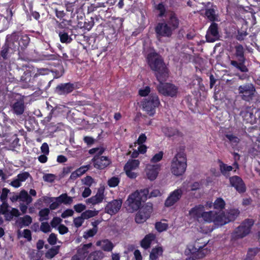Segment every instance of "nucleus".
Returning <instances> with one entry per match:
<instances>
[{
    "mask_svg": "<svg viewBox=\"0 0 260 260\" xmlns=\"http://www.w3.org/2000/svg\"><path fill=\"white\" fill-rule=\"evenodd\" d=\"M147 59L149 66L155 72L158 81H165L168 73L161 57L155 52H151L148 54Z\"/></svg>",
    "mask_w": 260,
    "mask_h": 260,
    "instance_id": "obj_1",
    "label": "nucleus"
},
{
    "mask_svg": "<svg viewBox=\"0 0 260 260\" xmlns=\"http://www.w3.org/2000/svg\"><path fill=\"white\" fill-rule=\"evenodd\" d=\"M149 190L147 188L137 190L129 194L125 203L126 210L130 213L137 211L140 208L142 202L147 200Z\"/></svg>",
    "mask_w": 260,
    "mask_h": 260,
    "instance_id": "obj_2",
    "label": "nucleus"
},
{
    "mask_svg": "<svg viewBox=\"0 0 260 260\" xmlns=\"http://www.w3.org/2000/svg\"><path fill=\"white\" fill-rule=\"evenodd\" d=\"M187 167L186 158L183 151L178 152L172 159L171 165L172 173L179 176L185 172Z\"/></svg>",
    "mask_w": 260,
    "mask_h": 260,
    "instance_id": "obj_3",
    "label": "nucleus"
},
{
    "mask_svg": "<svg viewBox=\"0 0 260 260\" xmlns=\"http://www.w3.org/2000/svg\"><path fill=\"white\" fill-rule=\"evenodd\" d=\"M235 52L234 54L236 60H230L231 64L237 70L243 73H247L248 69L245 65L246 58L244 56V49L242 45L238 44L235 46Z\"/></svg>",
    "mask_w": 260,
    "mask_h": 260,
    "instance_id": "obj_4",
    "label": "nucleus"
},
{
    "mask_svg": "<svg viewBox=\"0 0 260 260\" xmlns=\"http://www.w3.org/2000/svg\"><path fill=\"white\" fill-rule=\"evenodd\" d=\"M160 104L158 96L155 94H151L145 98L142 103L143 110L150 116L155 113V109Z\"/></svg>",
    "mask_w": 260,
    "mask_h": 260,
    "instance_id": "obj_5",
    "label": "nucleus"
},
{
    "mask_svg": "<svg viewBox=\"0 0 260 260\" xmlns=\"http://www.w3.org/2000/svg\"><path fill=\"white\" fill-rule=\"evenodd\" d=\"M253 223V221L251 219L245 220L232 233L233 238H242L247 236L250 233L251 226Z\"/></svg>",
    "mask_w": 260,
    "mask_h": 260,
    "instance_id": "obj_6",
    "label": "nucleus"
},
{
    "mask_svg": "<svg viewBox=\"0 0 260 260\" xmlns=\"http://www.w3.org/2000/svg\"><path fill=\"white\" fill-rule=\"evenodd\" d=\"M238 90L241 99L247 102H249L252 99L255 91L254 85L250 83L239 86Z\"/></svg>",
    "mask_w": 260,
    "mask_h": 260,
    "instance_id": "obj_7",
    "label": "nucleus"
},
{
    "mask_svg": "<svg viewBox=\"0 0 260 260\" xmlns=\"http://www.w3.org/2000/svg\"><path fill=\"white\" fill-rule=\"evenodd\" d=\"M157 88L159 93L165 96L174 97L178 92L177 86L171 83H162V81L159 82Z\"/></svg>",
    "mask_w": 260,
    "mask_h": 260,
    "instance_id": "obj_8",
    "label": "nucleus"
},
{
    "mask_svg": "<svg viewBox=\"0 0 260 260\" xmlns=\"http://www.w3.org/2000/svg\"><path fill=\"white\" fill-rule=\"evenodd\" d=\"M221 212L215 211H205L204 210L202 219L205 222L211 223L214 222L217 225H222L220 221H221Z\"/></svg>",
    "mask_w": 260,
    "mask_h": 260,
    "instance_id": "obj_9",
    "label": "nucleus"
},
{
    "mask_svg": "<svg viewBox=\"0 0 260 260\" xmlns=\"http://www.w3.org/2000/svg\"><path fill=\"white\" fill-rule=\"evenodd\" d=\"M198 247L199 248L190 245L188 246L185 249V254L187 255H190L189 260H196L198 258H202L208 253L207 249H201V247Z\"/></svg>",
    "mask_w": 260,
    "mask_h": 260,
    "instance_id": "obj_10",
    "label": "nucleus"
},
{
    "mask_svg": "<svg viewBox=\"0 0 260 260\" xmlns=\"http://www.w3.org/2000/svg\"><path fill=\"white\" fill-rule=\"evenodd\" d=\"M152 211V207L151 204H148L143 207L136 215V222L138 223L144 222L150 217Z\"/></svg>",
    "mask_w": 260,
    "mask_h": 260,
    "instance_id": "obj_11",
    "label": "nucleus"
},
{
    "mask_svg": "<svg viewBox=\"0 0 260 260\" xmlns=\"http://www.w3.org/2000/svg\"><path fill=\"white\" fill-rule=\"evenodd\" d=\"M155 30L158 39L162 37H171L173 31L165 22L158 23L155 27Z\"/></svg>",
    "mask_w": 260,
    "mask_h": 260,
    "instance_id": "obj_12",
    "label": "nucleus"
},
{
    "mask_svg": "<svg viewBox=\"0 0 260 260\" xmlns=\"http://www.w3.org/2000/svg\"><path fill=\"white\" fill-rule=\"evenodd\" d=\"M122 204L121 199L113 200L108 203L105 208V212L111 215L116 214L121 209Z\"/></svg>",
    "mask_w": 260,
    "mask_h": 260,
    "instance_id": "obj_13",
    "label": "nucleus"
},
{
    "mask_svg": "<svg viewBox=\"0 0 260 260\" xmlns=\"http://www.w3.org/2000/svg\"><path fill=\"white\" fill-rule=\"evenodd\" d=\"M165 23L171 28L173 31L178 28L180 20L177 15L173 11H168L166 15Z\"/></svg>",
    "mask_w": 260,
    "mask_h": 260,
    "instance_id": "obj_14",
    "label": "nucleus"
},
{
    "mask_svg": "<svg viewBox=\"0 0 260 260\" xmlns=\"http://www.w3.org/2000/svg\"><path fill=\"white\" fill-rule=\"evenodd\" d=\"M19 36L14 32L11 35L6 37L5 43L13 53L16 52L19 48L20 43L18 42Z\"/></svg>",
    "mask_w": 260,
    "mask_h": 260,
    "instance_id": "obj_15",
    "label": "nucleus"
},
{
    "mask_svg": "<svg viewBox=\"0 0 260 260\" xmlns=\"http://www.w3.org/2000/svg\"><path fill=\"white\" fill-rule=\"evenodd\" d=\"M182 194L183 191L180 188L176 189L171 192L165 201V206L169 207L174 205L181 199Z\"/></svg>",
    "mask_w": 260,
    "mask_h": 260,
    "instance_id": "obj_16",
    "label": "nucleus"
},
{
    "mask_svg": "<svg viewBox=\"0 0 260 260\" xmlns=\"http://www.w3.org/2000/svg\"><path fill=\"white\" fill-rule=\"evenodd\" d=\"M230 183L232 187L239 193L245 192L246 187L242 179L238 176H233L229 178Z\"/></svg>",
    "mask_w": 260,
    "mask_h": 260,
    "instance_id": "obj_17",
    "label": "nucleus"
},
{
    "mask_svg": "<svg viewBox=\"0 0 260 260\" xmlns=\"http://www.w3.org/2000/svg\"><path fill=\"white\" fill-rule=\"evenodd\" d=\"M219 37L218 24L215 22H212L207 31L206 40L208 42H214L217 40Z\"/></svg>",
    "mask_w": 260,
    "mask_h": 260,
    "instance_id": "obj_18",
    "label": "nucleus"
},
{
    "mask_svg": "<svg viewBox=\"0 0 260 260\" xmlns=\"http://www.w3.org/2000/svg\"><path fill=\"white\" fill-rule=\"evenodd\" d=\"M75 89L74 84L70 82L60 83L55 88L54 92L59 95H66L72 92Z\"/></svg>",
    "mask_w": 260,
    "mask_h": 260,
    "instance_id": "obj_19",
    "label": "nucleus"
},
{
    "mask_svg": "<svg viewBox=\"0 0 260 260\" xmlns=\"http://www.w3.org/2000/svg\"><path fill=\"white\" fill-rule=\"evenodd\" d=\"M239 214V211L236 209H231L227 212H221V225H224L230 221L235 220Z\"/></svg>",
    "mask_w": 260,
    "mask_h": 260,
    "instance_id": "obj_20",
    "label": "nucleus"
},
{
    "mask_svg": "<svg viewBox=\"0 0 260 260\" xmlns=\"http://www.w3.org/2000/svg\"><path fill=\"white\" fill-rule=\"evenodd\" d=\"M94 167L98 169H104L108 167L111 162V160L107 156H95L92 159Z\"/></svg>",
    "mask_w": 260,
    "mask_h": 260,
    "instance_id": "obj_21",
    "label": "nucleus"
},
{
    "mask_svg": "<svg viewBox=\"0 0 260 260\" xmlns=\"http://www.w3.org/2000/svg\"><path fill=\"white\" fill-rule=\"evenodd\" d=\"M91 246V243L84 244L78 249L77 253L72 256L71 260H84L89 252L88 249Z\"/></svg>",
    "mask_w": 260,
    "mask_h": 260,
    "instance_id": "obj_22",
    "label": "nucleus"
},
{
    "mask_svg": "<svg viewBox=\"0 0 260 260\" xmlns=\"http://www.w3.org/2000/svg\"><path fill=\"white\" fill-rule=\"evenodd\" d=\"M160 169V165L158 164H148L146 168V173L148 178L150 180H154L157 176Z\"/></svg>",
    "mask_w": 260,
    "mask_h": 260,
    "instance_id": "obj_23",
    "label": "nucleus"
},
{
    "mask_svg": "<svg viewBox=\"0 0 260 260\" xmlns=\"http://www.w3.org/2000/svg\"><path fill=\"white\" fill-rule=\"evenodd\" d=\"M11 110L12 112L17 115H22L25 110L24 102L23 99H20L16 101L11 105Z\"/></svg>",
    "mask_w": 260,
    "mask_h": 260,
    "instance_id": "obj_24",
    "label": "nucleus"
},
{
    "mask_svg": "<svg viewBox=\"0 0 260 260\" xmlns=\"http://www.w3.org/2000/svg\"><path fill=\"white\" fill-rule=\"evenodd\" d=\"M29 177L30 174L28 172H22L18 174L17 177L13 179L10 184L15 188H18L21 185V182H24Z\"/></svg>",
    "mask_w": 260,
    "mask_h": 260,
    "instance_id": "obj_25",
    "label": "nucleus"
},
{
    "mask_svg": "<svg viewBox=\"0 0 260 260\" xmlns=\"http://www.w3.org/2000/svg\"><path fill=\"white\" fill-rule=\"evenodd\" d=\"M204 210V207L203 205H199L192 208L189 211V214L192 218L199 221L202 218Z\"/></svg>",
    "mask_w": 260,
    "mask_h": 260,
    "instance_id": "obj_26",
    "label": "nucleus"
},
{
    "mask_svg": "<svg viewBox=\"0 0 260 260\" xmlns=\"http://www.w3.org/2000/svg\"><path fill=\"white\" fill-rule=\"evenodd\" d=\"M104 198V192L102 190H99L96 194L86 200V203L93 205L102 202Z\"/></svg>",
    "mask_w": 260,
    "mask_h": 260,
    "instance_id": "obj_27",
    "label": "nucleus"
},
{
    "mask_svg": "<svg viewBox=\"0 0 260 260\" xmlns=\"http://www.w3.org/2000/svg\"><path fill=\"white\" fill-rule=\"evenodd\" d=\"M12 16V11L8 12V15L7 17L1 16L0 18V28L3 31L7 29L9 26Z\"/></svg>",
    "mask_w": 260,
    "mask_h": 260,
    "instance_id": "obj_28",
    "label": "nucleus"
},
{
    "mask_svg": "<svg viewBox=\"0 0 260 260\" xmlns=\"http://www.w3.org/2000/svg\"><path fill=\"white\" fill-rule=\"evenodd\" d=\"M216 7L212 9H208L205 11V15L207 19L214 22L218 21V15L216 13Z\"/></svg>",
    "mask_w": 260,
    "mask_h": 260,
    "instance_id": "obj_29",
    "label": "nucleus"
},
{
    "mask_svg": "<svg viewBox=\"0 0 260 260\" xmlns=\"http://www.w3.org/2000/svg\"><path fill=\"white\" fill-rule=\"evenodd\" d=\"M240 115L247 122H250L252 120L254 115L252 109L251 107H246L240 112Z\"/></svg>",
    "mask_w": 260,
    "mask_h": 260,
    "instance_id": "obj_30",
    "label": "nucleus"
},
{
    "mask_svg": "<svg viewBox=\"0 0 260 260\" xmlns=\"http://www.w3.org/2000/svg\"><path fill=\"white\" fill-rule=\"evenodd\" d=\"M96 245L101 246L102 249L106 251H110L113 248V244L109 240L106 239L102 241H98Z\"/></svg>",
    "mask_w": 260,
    "mask_h": 260,
    "instance_id": "obj_31",
    "label": "nucleus"
},
{
    "mask_svg": "<svg viewBox=\"0 0 260 260\" xmlns=\"http://www.w3.org/2000/svg\"><path fill=\"white\" fill-rule=\"evenodd\" d=\"M219 163L220 171L221 174L226 177H229L230 176V172L233 169V166H228L220 160H219Z\"/></svg>",
    "mask_w": 260,
    "mask_h": 260,
    "instance_id": "obj_32",
    "label": "nucleus"
},
{
    "mask_svg": "<svg viewBox=\"0 0 260 260\" xmlns=\"http://www.w3.org/2000/svg\"><path fill=\"white\" fill-rule=\"evenodd\" d=\"M155 239V236L153 234H148L146 235L144 238L142 240L141 243V246L144 249L148 248L152 241Z\"/></svg>",
    "mask_w": 260,
    "mask_h": 260,
    "instance_id": "obj_33",
    "label": "nucleus"
},
{
    "mask_svg": "<svg viewBox=\"0 0 260 260\" xmlns=\"http://www.w3.org/2000/svg\"><path fill=\"white\" fill-rule=\"evenodd\" d=\"M73 197L68 196L67 193H62L55 199L60 203V204L63 203L65 205H70L73 201Z\"/></svg>",
    "mask_w": 260,
    "mask_h": 260,
    "instance_id": "obj_34",
    "label": "nucleus"
},
{
    "mask_svg": "<svg viewBox=\"0 0 260 260\" xmlns=\"http://www.w3.org/2000/svg\"><path fill=\"white\" fill-rule=\"evenodd\" d=\"M104 257V253L101 250H96L91 252L86 260H102Z\"/></svg>",
    "mask_w": 260,
    "mask_h": 260,
    "instance_id": "obj_35",
    "label": "nucleus"
},
{
    "mask_svg": "<svg viewBox=\"0 0 260 260\" xmlns=\"http://www.w3.org/2000/svg\"><path fill=\"white\" fill-rule=\"evenodd\" d=\"M19 198L20 201L25 203L26 205H29L32 202V198L25 190H22L20 192L19 194Z\"/></svg>",
    "mask_w": 260,
    "mask_h": 260,
    "instance_id": "obj_36",
    "label": "nucleus"
},
{
    "mask_svg": "<svg viewBox=\"0 0 260 260\" xmlns=\"http://www.w3.org/2000/svg\"><path fill=\"white\" fill-rule=\"evenodd\" d=\"M58 34L60 41L62 43L69 44L73 41L71 36L69 35V34L64 30L59 31Z\"/></svg>",
    "mask_w": 260,
    "mask_h": 260,
    "instance_id": "obj_37",
    "label": "nucleus"
},
{
    "mask_svg": "<svg viewBox=\"0 0 260 260\" xmlns=\"http://www.w3.org/2000/svg\"><path fill=\"white\" fill-rule=\"evenodd\" d=\"M226 138L228 139L229 142L233 146H236L239 143L240 139L237 136L232 133H228L225 135Z\"/></svg>",
    "mask_w": 260,
    "mask_h": 260,
    "instance_id": "obj_38",
    "label": "nucleus"
},
{
    "mask_svg": "<svg viewBox=\"0 0 260 260\" xmlns=\"http://www.w3.org/2000/svg\"><path fill=\"white\" fill-rule=\"evenodd\" d=\"M14 53L12 51H11V49L9 48V47L7 46V45L5 43V44L3 45L1 51L0 52V55L3 58V59L6 60L8 58L10 54Z\"/></svg>",
    "mask_w": 260,
    "mask_h": 260,
    "instance_id": "obj_39",
    "label": "nucleus"
},
{
    "mask_svg": "<svg viewBox=\"0 0 260 260\" xmlns=\"http://www.w3.org/2000/svg\"><path fill=\"white\" fill-rule=\"evenodd\" d=\"M162 252L163 250L161 247L153 248L150 254V259L151 260H156L162 254Z\"/></svg>",
    "mask_w": 260,
    "mask_h": 260,
    "instance_id": "obj_40",
    "label": "nucleus"
},
{
    "mask_svg": "<svg viewBox=\"0 0 260 260\" xmlns=\"http://www.w3.org/2000/svg\"><path fill=\"white\" fill-rule=\"evenodd\" d=\"M140 164V162L137 159L129 160L125 165L124 170H134L137 169Z\"/></svg>",
    "mask_w": 260,
    "mask_h": 260,
    "instance_id": "obj_41",
    "label": "nucleus"
},
{
    "mask_svg": "<svg viewBox=\"0 0 260 260\" xmlns=\"http://www.w3.org/2000/svg\"><path fill=\"white\" fill-rule=\"evenodd\" d=\"M19 224L20 227L28 226L32 222V218L29 215H25L22 217H20L19 219Z\"/></svg>",
    "mask_w": 260,
    "mask_h": 260,
    "instance_id": "obj_42",
    "label": "nucleus"
},
{
    "mask_svg": "<svg viewBox=\"0 0 260 260\" xmlns=\"http://www.w3.org/2000/svg\"><path fill=\"white\" fill-rule=\"evenodd\" d=\"M50 214V209L49 208H44L39 212V221H43L49 219V215Z\"/></svg>",
    "mask_w": 260,
    "mask_h": 260,
    "instance_id": "obj_43",
    "label": "nucleus"
},
{
    "mask_svg": "<svg viewBox=\"0 0 260 260\" xmlns=\"http://www.w3.org/2000/svg\"><path fill=\"white\" fill-rule=\"evenodd\" d=\"M99 213V210H87L83 212L82 214V217L84 218V219H88L91 217H94L96 216Z\"/></svg>",
    "mask_w": 260,
    "mask_h": 260,
    "instance_id": "obj_44",
    "label": "nucleus"
},
{
    "mask_svg": "<svg viewBox=\"0 0 260 260\" xmlns=\"http://www.w3.org/2000/svg\"><path fill=\"white\" fill-rule=\"evenodd\" d=\"M259 249L257 247L249 248L245 258V260H252Z\"/></svg>",
    "mask_w": 260,
    "mask_h": 260,
    "instance_id": "obj_45",
    "label": "nucleus"
},
{
    "mask_svg": "<svg viewBox=\"0 0 260 260\" xmlns=\"http://www.w3.org/2000/svg\"><path fill=\"white\" fill-rule=\"evenodd\" d=\"M162 131L165 135L169 137H173L179 134V132L176 129L172 127H164L162 128Z\"/></svg>",
    "mask_w": 260,
    "mask_h": 260,
    "instance_id": "obj_46",
    "label": "nucleus"
},
{
    "mask_svg": "<svg viewBox=\"0 0 260 260\" xmlns=\"http://www.w3.org/2000/svg\"><path fill=\"white\" fill-rule=\"evenodd\" d=\"M225 203L221 198H217L213 203L214 208L219 210H221L224 208Z\"/></svg>",
    "mask_w": 260,
    "mask_h": 260,
    "instance_id": "obj_47",
    "label": "nucleus"
},
{
    "mask_svg": "<svg viewBox=\"0 0 260 260\" xmlns=\"http://www.w3.org/2000/svg\"><path fill=\"white\" fill-rule=\"evenodd\" d=\"M59 252V246H55L49 249L46 253V257L47 258H52Z\"/></svg>",
    "mask_w": 260,
    "mask_h": 260,
    "instance_id": "obj_48",
    "label": "nucleus"
},
{
    "mask_svg": "<svg viewBox=\"0 0 260 260\" xmlns=\"http://www.w3.org/2000/svg\"><path fill=\"white\" fill-rule=\"evenodd\" d=\"M18 42L20 43L19 46H20L22 48H24L26 47V46L29 44V38L26 35L22 36L20 40L19 41L18 40Z\"/></svg>",
    "mask_w": 260,
    "mask_h": 260,
    "instance_id": "obj_49",
    "label": "nucleus"
},
{
    "mask_svg": "<svg viewBox=\"0 0 260 260\" xmlns=\"http://www.w3.org/2000/svg\"><path fill=\"white\" fill-rule=\"evenodd\" d=\"M82 183L87 187H90L95 183L94 179L90 176H87L81 180Z\"/></svg>",
    "mask_w": 260,
    "mask_h": 260,
    "instance_id": "obj_50",
    "label": "nucleus"
},
{
    "mask_svg": "<svg viewBox=\"0 0 260 260\" xmlns=\"http://www.w3.org/2000/svg\"><path fill=\"white\" fill-rule=\"evenodd\" d=\"M105 151V149L103 147L93 148L89 150V153L91 154H96L95 156L100 157Z\"/></svg>",
    "mask_w": 260,
    "mask_h": 260,
    "instance_id": "obj_51",
    "label": "nucleus"
},
{
    "mask_svg": "<svg viewBox=\"0 0 260 260\" xmlns=\"http://www.w3.org/2000/svg\"><path fill=\"white\" fill-rule=\"evenodd\" d=\"M155 8L159 11V16L160 17H166V14L168 12L166 11L165 7L162 3H160L156 6Z\"/></svg>",
    "mask_w": 260,
    "mask_h": 260,
    "instance_id": "obj_52",
    "label": "nucleus"
},
{
    "mask_svg": "<svg viewBox=\"0 0 260 260\" xmlns=\"http://www.w3.org/2000/svg\"><path fill=\"white\" fill-rule=\"evenodd\" d=\"M40 230L44 233H47L51 231V226L47 222H42Z\"/></svg>",
    "mask_w": 260,
    "mask_h": 260,
    "instance_id": "obj_53",
    "label": "nucleus"
},
{
    "mask_svg": "<svg viewBox=\"0 0 260 260\" xmlns=\"http://www.w3.org/2000/svg\"><path fill=\"white\" fill-rule=\"evenodd\" d=\"M119 183V178L117 177H113L108 180V184L111 187H116Z\"/></svg>",
    "mask_w": 260,
    "mask_h": 260,
    "instance_id": "obj_54",
    "label": "nucleus"
},
{
    "mask_svg": "<svg viewBox=\"0 0 260 260\" xmlns=\"http://www.w3.org/2000/svg\"><path fill=\"white\" fill-rule=\"evenodd\" d=\"M97 232V229H96L95 228H92V229H90L84 233L83 235V237L85 239H88L90 237H92L96 234Z\"/></svg>",
    "mask_w": 260,
    "mask_h": 260,
    "instance_id": "obj_55",
    "label": "nucleus"
},
{
    "mask_svg": "<svg viewBox=\"0 0 260 260\" xmlns=\"http://www.w3.org/2000/svg\"><path fill=\"white\" fill-rule=\"evenodd\" d=\"M84 220V218L82 217V214H81L80 216L76 217L74 219L73 222L75 226L78 228L82 225Z\"/></svg>",
    "mask_w": 260,
    "mask_h": 260,
    "instance_id": "obj_56",
    "label": "nucleus"
},
{
    "mask_svg": "<svg viewBox=\"0 0 260 260\" xmlns=\"http://www.w3.org/2000/svg\"><path fill=\"white\" fill-rule=\"evenodd\" d=\"M10 192V190L7 188H3L2 190V193L0 196V200L2 202H7L8 194Z\"/></svg>",
    "mask_w": 260,
    "mask_h": 260,
    "instance_id": "obj_57",
    "label": "nucleus"
},
{
    "mask_svg": "<svg viewBox=\"0 0 260 260\" xmlns=\"http://www.w3.org/2000/svg\"><path fill=\"white\" fill-rule=\"evenodd\" d=\"M167 228L168 224L166 223L158 222L155 223V229L159 232L166 230Z\"/></svg>",
    "mask_w": 260,
    "mask_h": 260,
    "instance_id": "obj_58",
    "label": "nucleus"
},
{
    "mask_svg": "<svg viewBox=\"0 0 260 260\" xmlns=\"http://www.w3.org/2000/svg\"><path fill=\"white\" fill-rule=\"evenodd\" d=\"M247 35L248 33L246 31L239 30H238L237 35L236 36V39L239 41H243Z\"/></svg>",
    "mask_w": 260,
    "mask_h": 260,
    "instance_id": "obj_59",
    "label": "nucleus"
},
{
    "mask_svg": "<svg viewBox=\"0 0 260 260\" xmlns=\"http://www.w3.org/2000/svg\"><path fill=\"white\" fill-rule=\"evenodd\" d=\"M62 221V219L58 217H54L50 222L51 226L53 228H56Z\"/></svg>",
    "mask_w": 260,
    "mask_h": 260,
    "instance_id": "obj_60",
    "label": "nucleus"
},
{
    "mask_svg": "<svg viewBox=\"0 0 260 260\" xmlns=\"http://www.w3.org/2000/svg\"><path fill=\"white\" fill-rule=\"evenodd\" d=\"M90 166L89 165L83 166L76 170L79 176L84 174L89 169Z\"/></svg>",
    "mask_w": 260,
    "mask_h": 260,
    "instance_id": "obj_61",
    "label": "nucleus"
},
{
    "mask_svg": "<svg viewBox=\"0 0 260 260\" xmlns=\"http://www.w3.org/2000/svg\"><path fill=\"white\" fill-rule=\"evenodd\" d=\"M43 180L48 182H53L55 179V176L52 174H46L43 177Z\"/></svg>",
    "mask_w": 260,
    "mask_h": 260,
    "instance_id": "obj_62",
    "label": "nucleus"
},
{
    "mask_svg": "<svg viewBox=\"0 0 260 260\" xmlns=\"http://www.w3.org/2000/svg\"><path fill=\"white\" fill-rule=\"evenodd\" d=\"M164 153L162 151L155 154L151 159L152 162H157L159 161L162 158Z\"/></svg>",
    "mask_w": 260,
    "mask_h": 260,
    "instance_id": "obj_63",
    "label": "nucleus"
},
{
    "mask_svg": "<svg viewBox=\"0 0 260 260\" xmlns=\"http://www.w3.org/2000/svg\"><path fill=\"white\" fill-rule=\"evenodd\" d=\"M86 206L83 204L80 203L74 206V210L78 213H81L86 209Z\"/></svg>",
    "mask_w": 260,
    "mask_h": 260,
    "instance_id": "obj_64",
    "label": "nucleus"
}]
</instances>
